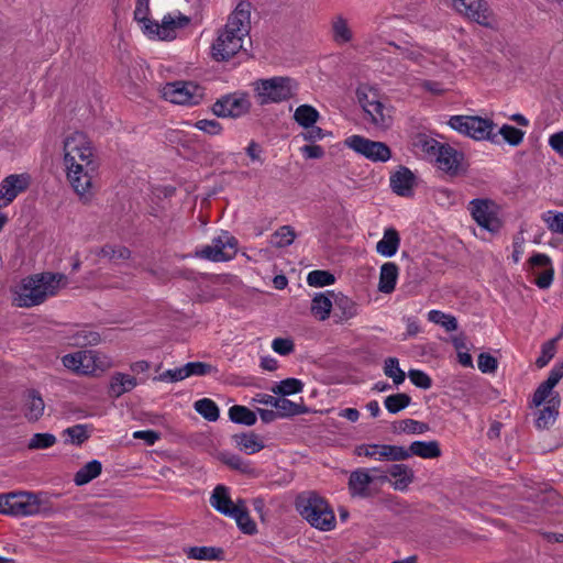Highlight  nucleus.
<instances>
[{"label": "nucleus", "mask_w": 563, "mask_h": 563, "mask_svg": "<svg viewBox=\"0 0 563 563\" xmlns=\"http://www.w3.org/2000/svg\"><path fill=\"white\" fill-rule=\"evenodd\" d=\"M157 379L161 382H167V383H176V382L184 380V379H186L184 366L173 368V369H167V371L163 372L162 374H159Z\"/></svg>", "instance_id": "62"}, {"label": "nucleus", "mask_w": 563, "mask_h": 563, "mask_svg": "<svg viewBox=\"0 0 563 563\" xmlns=\"http://www.w3.org/2000/svg\"><path fill=\"white\" fill-rule=\"evenodd\" d=\"M529 269L536 276L534 283L541 289H547L553 282L554 269L548 255L537 253L529 261Z\"/></svg>", "instance_id": "19"}, {"label": "nucleus", "mask_w": 563, "mask_h": 563, "mask_svg": "<svg viewBox=\"0 0 563 563\" xmlns=\"http://www.w3.org/2000/svg\"><path fill=\"white\" fill-rule=\"evenodd\" d=\"M69 341L73 346L86 347L98 345L101 342V336L90 328H81L69 336Z\"/></svg>", "instance_id": "33"}, {"label": "nucleus", "mask_w": 563, "mask_h": 563, "mask_svg": "<svg viewBox=\"0 0 563 563\" xmlns=\"http://www.w3.org/2000/svg\"><path fill=\"white\" fill-rule=\"evenodd\" d=\"M31 185L29 174H11L0 183V210L10 206L15 198L26 191Z\"/></svg>", "instance_id": "17"}, {"label": "nucleus", "mask_w": 563, "mask_h": 563, "mask_svg": "<svg viewBox=\"0 0 563 563\" xmlns=\"http://www.w3.org/2000/svg\"><path fill=\"white\" fill-rule=\"evenodd\" d=\"M43 512L41 494L18 490L0 494V514L11 517H31Z\"/></svg>", "instance_id": "7"}, {"label": "nucleus", "mask_w": 563, "mask_h": 563, "mask_svg": "<svg viewBox=\"0 0 563 563\" xmlns=\"http://www.w3.org/2000/svg\"><path fill=\"white\" fill-rule=\"evenodd\" d=\"M358 314V305L343 292H319V320L332 316L335 324H342Z\"/></svg>", "instance_id": "5"}, {"label": "nucleus", "mask_w": 563, "mask_h": 563, "mask_svg": "<svg viewBox=\"0 0 563 563\" xmlns=\"http://www.w3.org/2000/svg\"><path fill=\"white\" fill-rule=\"evenodd\" d=\"M387 472L391 477L396 478L394 487L398 490L406 489L413 479L412 470L404 464H393Z\"/></svg>", "instance_id": "34"}, {"label": "nucleus", "mask_w": 563, "mask_h": 563, "mask_svg": "<svg viewBox=\"0 0 563 563\" xmlns=\"http://www.w3.org/2000/svg\"><path fill=\"white\" fill-rule=\"evenodd\" d=\"M400 236L396 229L388 228L384 231V236L376 244V251L383 256H394L399 247Z\"/></svg>", "instance_id": "32"}, {"label": "nucleus", "mask_w": 563, "mask_h": 563, "mask_svg": "<svg viewBox=\"0 0 563 563\" xmlns=\"http://www.w3.org/2000/svg\"><path fill=\"white\" fill-rule=\"evenodd\" d=\"M294 120L303 129H309L317 122V110L310 104H301L295 110Z\"/></svg>", "instance_id": "39"}, {"label": "nucleus", "mask_w": 563, "mask_h": 563, "mask_svg": "<svg viewBox=\"0 0 563 563\" xmlns=\"http://www.w3.org/2000/svg\"><path fill=\"white\" fill-rule=\"evenodd\" d=\"M302 386L301 380L297 378H286L275 384L271 390L276 395L288 396L301 391Z\"/></svg>", "instance_id": "45"}, {"label": "nucleus", "mask_w": 563, "mask_h": 563, "mask_svg": "<svg viewBox=\"0 0 563 563\" xmlns=\"http://www.w3.org/2000/svg\"><path fill=\"white\" fill-rule=\"evenodd\" d=\"M344 144L373 162H387L391 152L383 142L372 141L361 135H351L345 139Z\"/></svg>", "instance_id": "14"}, {"label": "nucleus", "mask_w": 563, "mask_h": 563, "mask_svg": "<svg viewBox=\"0 0 563 563\" xmlns=\"http://www.w3.org/2000/svg\"><path fill=\"white\" fill-rule=\"evenodd\" d=\"M399 268L394 262L384 263L380 266L378 290L383 294H391L395 290Z\"/></svg>", "instance_id": "28"}, {"label": "nucleus", "mask_w": 563, "mask_h": 563, "mask_svg": "<svg viewBox=\"0 0 563 563\" xmlns=\"http://www.w3.org/2000/svg\"><path fill=\"white\" fill-rule=\"evenodd\" d=\"M44 409L45 404L38 393L30 390L25 394L23 400V413L27 420H38L43 416Z\"/></svg>", "instance_id": "27"}, {"label": "nucleus", "mask_w": 563, "mask_h": 563, "mask_svg": "<svg viewBox=\"0 0 563 563\" xmlns=\"http://www.w3.org/2000/svg\"><path fill=\"white\" fill-rule=\"evenodd\" d=\"M407 459L411 455H417L421 459H437L441 455V449L438 441H415L408 449L405 448Z\"/></svg>", "instance_id": "29"}, {"label": "nucleus", "mask_w": 563, "mask_h": 563, "mask_svg": "<svg viewBox=\"0 0 563 563\" xmlns=\"http://www.w3.org/2000/svg\"><path fill=\"white\" fill-rule=\"evenodd\" d=\"M411 402V397L405 393H398L387 396L384 400V405L388 412L397 413L400 410L407 408Z\"/></svg>", "instance_id": "43"}, {"label": "nucleus", "mask_w": 563, "mask_h": 563, "mask_svg": "<svg viewBox=\"0 0 563 563\" xmlns=\"http://www.w3.org/2000/svg\"><path fill=\"white\" fill-rule=\"evenodd\" d=\"M189 23L190 19L187 15L174 11L164 15L161 23L153 21L145 26L144 34L151 38L170 41L176 37L178 30L185 29Z\"/></svg>", "instance_id": "13"}, {"label": "nucleus", "mask_w": 563, "mask_h": 563, "mask_svg": "<svg viewBox=\"0 0 563 563\" xmlns=\"http://www.w3.org/2000/svg\"><path fill=\"white\" fill-rule=\"evenodd\" d=\"M278 417L292 416L299 412V406L286 398H277L274 405Z\"/></svg>", "instance_id": "55"}, {"label": "nucleus", "mask_w": 563, "mask_h": 563, "mask_svg": "<svg viewBox=\"0 0 563 563\" xmlns=\"http://www.w3.org/2000/svg\"><path fill=\"white\" fill-rule=\"evenodd\" d=\"M62 364L71 373L80 376H95L112 367L111 357L96 350H81L66 354Z\"/></svg>", "instance_id": "6"}, {"label": "nucleus", "mask_w": 563, "mask_h": 563, "mask_svg": "<svg viewBox=\"0 0 563 563\" xmlns=\"http://www.w3.org/2000/svg\"><path fill=\"white\" fill-rule=\"evenodd\" d=\"M139 382L136 377L117 372L111 376L110 383H109V396L113 398H119L123 394L131 391L137 386Z\"/></svg>", "instance_id": "25"}, {"label": "nucleus", "mask_w": 563, "mask_h": 563, "mask_svg": "<svg viewBox=\"0 0 563 563\" xmlns=\"http://www.w3.org/2000/svg\"><path fill=\"white\" fill-rule=\"evenodd\" d=\"M55 442L56 438L51 433H35L31 438L27 446L31 450H42L53 446Z\"/></svg>", "instance_id": "54"}, {"label": "nucleus", "mask_w": 563, "mask_h": 563, "mask_svg": "<svg viewBox=\"0 0 563 563\" xmlns=\"http://www.w3.org/2000/svg\"><path fill=\"white\" fill-rule=\"evenodd\" d=\"M63 151L67 180L87 202L93 196V179L99 167L96 148L86 133L75 131L65 137Z\"/></svg>", "instance_id": "1"}, {"label": "nucleus", "mask_w": 563, "mask_h": 563, "mask_svg": "<svg viewBox=\"0 0 563 563\" xmlns=\"http://www.w3.org/2000/svg\"><path fill=\"white\" fill-rule=\"evenodd\" d=\"M408 376L411 383L420 388L429 389L432 385V380L428 374L419 369H410Z\"/></svg>", "instance_id": "58"}, {"label": "nucleus", "mask_w": 563, "mask_h": 563, "mask_svg": "<svg viewBox=\"0 0 563 563\" xmlns=\"http://www.w3.org/2000/svg\"><path fill=\"white\" fill-rule=\"evenodd\" d=\"M184 371L186 378L191 376H206L218 372L214 366L203 362H189L184 365Z\"/></svg>", "instance_id": "46"}, {"label": "nucleus", "mask_w": 563, "mask_h": 563, "mask_svg": "<svg viewBox=\"0 0 563 563\" xmlns=\"http://www.w3.org/2000/svg\"><path fill=\"white\" fill-rule=\"evenodd\" d=\"M251 109V101L246 93L234 92L217 100L212 112L219 118H240Z\"/></svg>", "instance_id": "15"}, {"label": "nucleus", "mask_w": 563, "mask_h": 563, "mask_svg": "<svg viewBox=\"0 0 563 563\" xmlns=\"http://www.w3.org/2000/svg\"><path fill=\"white\" fill-rule=\"evenodd\" d=\"M64 434L68 437V441L71 444L77 445L81 444L89 438L87 426L85 424L69 427L64 431Z\"/></svg>", "instance_id": "53"}, {"label": "nucleus", "mask_w": 563, "mask_h": 563, "mask_svg": "<svg viewBox=\"0 0 563 563\" xmlns=\"http://www.w3.org/2000/svg\"><path fill=\"white\" fill-rule=\"evenodd\" d=\"M555 341L556 340H551L542 345L541 355L536 361V365L539 368L544 367L553 358L555 354Z\"/></svg>", "instance_id": "56"}, {"label": "nucleus", "mask_w": 563, "mask_h": 563, "mask_svg": "<svg viewBox=\"0 0 563 563\" xmlns=\"http://www.w3.org/2000/svg\"><path fill=\"white\" fill-rule=\"evenodd\" d=\"M64 279V275L53 273L26 276L11 287L12 305L18 308L38 306L57 294Z\"/></svg>", "instance_id": "3"}, {"label": "nucleus", "mask_w": 563, "mask_h": 563, "mask_svg": "<svg viewBox=\"0 0 563 563\" xmlns=\"http://www.w3.org/2000/svg\"><path fill=\"white\" fill-rule=\"evenodd\" d=\"M373 483V477L365 468H357L353 471L349 478V490L353 497L366 498L369 496V485Z\"/></svg>", "instance_id": "22"}, {"label": "nucleus", "mask_w": 563, "mask_h": 563, "mask_svg": "<svg viewBox=\"0 0 563 563\" xmlns=\"http://www.w3.org/2000/svg\"><path fill=\"white\" fill-rule=\"evenodd\" d=\"M233 441L236 448L246 454L257 453L265 446L260 435L255 434L254 432L234 434Z\"/></svg>", "instance_id": "30"}, {"label": "nucleus", "mask_w": 563, "mask_h": 563, "mask_svg": "<svg viewBox=\"0 0 563 563\" xmlns=\"http://www.w3.org/2000/svg\"><path fill=\"white\" fill-rule=\"evenodd\" d=\"M336 520L333 509L324 498L319 497V530L331 531L335 528Z\"/></svg>", "instance_id": "37"}, {"label": "nucleus", "mask_w": 563, "mask_h": 563, "mask_svg": "<svg viewBox=\"0 0 563 563\" xmlns=\"http://www.w3.org/2000/svg\"><path fill=\"white\" fill-rule=\"evenodd\" d=\"M150 0H136L134 9V20L140 24L142 31H145V26H148L153 22L150 19Z\"/></svg>", "instance_id": "47"}, {"label": "nucleus", "mask_w": 563, "mask_h": 563, "mask_svg": "<svg viewBox=\"0 0 563 563\" xmlns=\"http://www.w3.org/2000/svg\"><path fill=\"white\" fill-rule=\"evenodd\" d=\"M417 145L427 154L435 156L442 170L451 175L457 174L462 155L455 148L427 136H419Z\"/></svg>", "instance_id": "9"}, {"label": "nucleus", "mask_w": 563, "mask_h": 563, "mask_svg": "<svg viewBox=\"0 0 563 563\" xmlns=\"http://www.w3.org/2000/svg\"><path fill=\"white\" fill-rule=\"evenodd\" d=\"M355 454L380 461L386 460L395 462L407 460V453L404 446L389 444H361L355 448Z\"/></svg>", "instance_id": "18"}, {"label": "nucleus", "mask_w": 563, "mask_h": 563, "mask_svg": "<svg viewBox=\"0 0 563 563\" xmlns=\"http://www.w3.org/2000/svg\"><path fill=\"white\" fill-rule=\"evenodd\" d=\"M415 186L416 176L405 166H400L399 169L390 176V187L393 191L400 197H411Z\"/></svg>", "instance_id": "21"}, {"label": "nucleus", "mask_w": 563, "mask_h": 563, "mask_svg": "<svg viewBox=\"0 0 563 563\" xmlns=\"http://www.w3.org/2000/svg\"><path fill=\"white\" fill-rule=\"evenodd\" d=\"M560 397L559 394L551 396L547 406L540 409L536 418V427L539 430L549 429L559 416Z\"/></svg>", "instance_id": "26"}, {"label": "nucleus", "mask_w": 563, "mask_h": 563, "mask_svg": "<svg viewBox=\"0 0 563 563\" xmlns=\"http://www.w3.org/2000/svg\"><path fill=\"white\" fill-rule=\"evenodd\" d=\"M296 509L311 527H317V494L314 492L299 494L296 499Z\"/></svg>", "instance_id": "23"}, {"label": "nucleus", "mask_w": 563, "mask_h": 563, "mask_svg": "<svg viewBox=\"0 0 563 563\" xmlns=\"http://www.w3.org/2000/svg\"><path fill=\"white\" fill-rule=\"evenodd\" d=\"M102 465L99 461L92 460L85 464L76 474L74 477V482L76 485L81 486L86 485L96 477H98L101 473Z\"/></svg>", "instance_id": "35"}, {"label": "nucleus", "mask_w": 563, "mask_h": 563, "mask_svg": "<svg viewBox=\"0 0 563 563\" xmlns=\"http://www.w3.org/2000/svg\"><path fill=\"white\" fill-rule=\"evenodd\" d=\"M230 518L234 519L239 529L245 534H254L257 531L255 521L250 517L245 500H238V508Z\"/></svg>", "instance_id": "31"}, {"label": "nucleus", "mask_w": 563, "mask_h": 563, "mask_svg": "<svg viewBox=\"0 0 563 563\" xmlns=\"http://www.w3.org/2000/svg\"><path fill=\"white\" fill-rule=\"evenodd\" d=\"M429 424L424 422H420L413 419H404L398 422V426L394 427V432L400 433H409V434H421L429 431Z\"/></svg>", "instance_id": "44"}, {"label": "nucleus", "mask_w": 563, "mask_h": 563, "mask_svg": "<svg viewBox=\"0 0 563 563\" xmlns=\"http://www.w3.org/2000/svg\"><path fill=\"white\" fill-rule=\"evenodd\" d=\"M99 255L108 260H128L131 252L128 247L122 245L106 244L99 251Z\"/></svg>", "instance_id": "49"}, {"label": "nucleus", "mask_w": 563, "mask_h": 563, "mask_svg": "<svg viewBox=\"0 0 563 563\" xmlns=\"http://www.w3.org/2000/svg\"><path fill=\"white\" fill-rule=\"evenodd\" d=\"M331 33L333 41L338 44H344L352 40V31L342 15L332 19Z\"/></svg>", "instance_id": "36"}, {"label": "nucleus", "mask_w": 563, "mask_h": 563, "mask_svg": "<svg viewBox=\"0 0 563 563\" xmlns=\"http://www.w3.org/2000/svg\"><path fill=\"white\" fill-rule=\"evenodd\" d=\"M384 373L390 377L395 385L404 383L406 378L405 372L399 367V362L396 357H388L385 361Z\"/></svg>", "instance_id": "50"}, {"label": "nucleus", "mask_w": 563, "mask_h": 563, "mask_svg": "<svg viewBox=\"0 0 563 563\" xmlns=\"http://www.w3.org/2000/svg\"><path fill=\"white\" fill-rule=\"evenodd\" d=\"M356 99L364 111V119L372 126L386 130L393 124V107L383 102L379 91L368 85L356 89Z\"/></svg>", "instance_id": "4"}, {"label": "nucleus", "mask_w": 563, "mask_h": 563, "mask_svg": "<svg viewBox=\"0 0 563 563\" xmlns=\"http://www.w3.org/2000/svg\"><path fill=\"white\" fill-rule=\"evenodd\" d=\"M495 203L490 199H473L468 203V211L474 221L483 229L496 233L501 228V221L495 212Z\"/></svg>", "instance_id": "16"}, {"label": "nucleus", "mask_w": 563, "mask_h": 563, "mask_svg": "<svg viewBox=\"0 0 563 563\" xmlns=\"http://www.w3.org/2000/svg\"><path fill=\"white\" fill-rule=\"evenodd\" d=\"M251 30V3L241 1L229 15L225 25L218 31L211 45V57L216 62H227L243 47Z\"/></svg>", "instance_id": "2"}, {"label": "nucleus", "mask_w": 563, "mask_h": 563, "mask_svg": "<svg viewBox=\"0 0 563 563\" xmlns=\"http://www.w3.org/2000/svg\"><path fill=\"white\" fill-rule=\"evenodd\" d=\"M186 554L189 559L211 561L220 560L223 551L213 547H191L186 550Z\"/></svg>", "instance_id": "40"}, {"label": "nucleus", "mask_w": 563, "mask_h": 563, "mask_svg": "<svg viewBox=\"0 0 563 563\" xmlns=\"http://www.w3.org/2000/svg\"><path fill=\"white\" fill-rule=\"evenodd\" d=\"M454 9L479 24H487V8L483 0H452Z\"/></svg>", "instance_id": "20"}, {"label": "nucleus", "mask_w": 563, "mask_h": 563, "mask_svg": "<svg viewBox=\"0 0 563 563\" xmlns=\"http://www.w3.org/2000/svg\"><path fill=\"white\" fill-rule=\"evenodd\" d=\"M429 321L440 324L446 331H455L457 329V320L455 317L445 314L439 310H431L428 313Z\"/></svg>", "instance_id": "48"}, {"label": "nucleus", "mask_w": 563, "mask_h": 563, "mask_svg": "<svg viewBox=\"0 0 563 563\" xmlns=\"http://www.w3.org/2000/svg\"><path fill=\"white\" fill-rule=\"evenodd\" d=\"M549 145L554 152L563 156V131L552 134L549 139Z\"/></svg>", "instance_id": "64"}, {"label": "nucleus", "mask_w": 563, "mask_h": 563, "mask_svg": "<svg viewBox=\"0 0 563 563\" xmlns=\"http://www.w3.org/2000/svg\"><path fill=\"white\" fill-rule=\"evenodd\" d=\"M541 218L551 232L563 234V212L550 210L544 212Z\"/></svg>", "instance_id": "52"}, {"label": "nucleus", "mask_w": 563, "mask_h": 563, "mask_svg": "<svg viewBox=\"0 0 563 563\" xmlns=\"http://www.w3.org/2000/svg\"><path fill=\"white\" fill-rule=\"evenodd\" d=\"M294 342L290 339L276 338L272 342V349L279 355H288L294 351Z\"/></svg>", "instance_id": "59"}, {"label": "nucleus", "mask_w": 563, "mask_h": 563, "mask_svg": "<svg viewBox=\"0 0 563 563\" xmlns=\"http://www.w3.org/2000/svg\"><path fill=\"white\" fill-rule=\"evenodd\" d=\"M238 245V240L231 233L221 231L210 244L197 250L196 255L212 262H227L235 257Z\"/></svg>", "instance_id": "11"}, {"label": "nucleus", "mask_w": 563, "mask_h": 563, "mask_svg": "<svg viewBox=\"0 0 563 563\" xmlns=\"http://www.w3.org/2000/svg\"><path fill=\"white\" fill-rule=\"evenodd\" d=\"M161 93L165 100L181 106H196L203 99V89L194 81L168 82Z\"/></svg>", "instance_id": "12"}, {"label": "nucleus", "mask_w": 563, "mask_h": 563, "mask_svg": "<svg viewBox=\"0 0 563 563\" xmlns=\"http://www.w3.org/2000/svg\"><path fill=\"white\" fill-rule=\"evenodd\" d=\"M478 369L482 373H495L498 367L497 358L489 353H481L477 360Z\"/></svg>", "instance_id": "57"}, {"label": "nucleus", "mask_w": 563, "mask_h": 563, "mask_svg": "<svg viewBox=\"0 0 563 563\" xmlns=\"http://www.w3.org/2000/svg\"><path fill=\"white\" fill-rule=\"evenodd\" d=\"M210 505L220 514L230 517L238 508V501L233 503L229 495V490L223 485H218L210 497Z\"/></svg>", "instance_id": "24"}, {"label": "nucleus", "mask_w": 563, "mask_h": 563, "mask_svg": "<svg viewBox=\"0 0 563 563\" xmlns=\"http://www.w3.org/2000/svg\"><path fill=\"white\" fill-rule=\"evenodd\" d=\"M295 236L294 230L284 225L271 235L269 244L274 247H286L294 242Z\"/></svg>", "instance_id": "42"}, {"label": "nucleus", "mask_w": 563, "mask_h": 563, "mask_svg": "<svg viewBox=\"0 0 563 563\" xmlns=\"http://www.w3.org/2000/svg\"><path fill=\"white\" fill-rule=\"evenodd\" d=\"M195 410L208 421H216L219 418L220 411L217 404L209 399L202 398L194 404Z\"/></svg>", "instance_id": "41"}, {"label": "nucleus", "mask_w": 563, "mask_h": 563, "mask_svg": "<svg viewBox=\"0 0 563 563\" xmlns=\"http://www.w3.org/2000/svg\"><path fill=\"white\" fill-rule=\"evenodd\" d=\"M449 125L457 132L474 140L494 141L497 134L493 133L495 124L489 119L473 115H453Z\"/></svg>", "instance_id": "10"}, {"label": "nucleus", "mask_w": 563, "mask_h": 563, "mask_svg": "<svg viewBox=\"0 0 563 563\" xmlns=\"http://www.w3.org/2000/svg\"><path fill=\"white\" fill-rule=\"evenodd\" d=\"M195 126L198 130L206 132L210 135L220 134L222 131L221 124L216 120H206V119L199 120L195 123Z\"/></svg>", "instance_id": "61"}, {"label": "nucleus", "mask_w": 563, "mask_h": 563, "mask_svg": "<svg viewBox=\"0 0 563 563\" xmlns=\"http://www.w3.org/2000/svg\"><path fill=\"white\" fill-rule=\"evenodd\" d=\"M223 462L231 468L238 470L242 473H249L252 470L250 463L245 462L243 459L234 454L224 456Z\"/></svg>", "instance_id": "60"}, {"label": "nucleus", "mask_w": 563, "mask_h": 563, "mask_svg": "<svg viewBox=\"0 0 563 563\" xmlns=\"http://www.w3.org/2000/svg\"><path fill=\"white\" fill-rule=\"evenodd\" d=\"M230 419L240 424L251 427L255 424L257 418L255 412L245 406L234 405L229 409Z\"/></svg>", "instance_id": "38"}, {"label": "nucleus", "mask_w": 563, "mask_h": 563, "mask_svg": "<svg viewBox=\"0 0 563 563\" xmlns=\"http://www.w3.org/2000/svg\"><path fill=\"white\" fill-rule=\"evenodd\" d=\"M504 140L511 146H518L521 144L525 132L518 128H515L509 124H504L498 132Z\"/></svg>", "instance_id": "51"}, {"label": "nucleus", "mask_w": 563, "mask_h": 563, "mask_svg": "<svg viewBox=\"0 0 563 563\" xmlns=\"http://www.w3.org/2000/svg\"><path fill=\"white\" fill-rule=\"evenodd\" d=\"M297 90L298 85L290 77L276 76L254 82L255 97L261 106L286 101L292 98Z\"/></svg>", "instance_id": "8"}, {"label": "nucleus", "mask_w": 563, "mask_h": 563, "mask_svg": "<svg viewBox=\"0 0 563 563\" xmlns=\"http://www.w3.org/2000/svg\"><path fill=\"white\" fill-rule=\"evenodd\" d=\"M551 395L552 390L550 388H547L543 384H540V386L536 389L533 394L532 405L534 407L541 406Z\"/></svg>", "instance_id": "63"}]
</instances>
